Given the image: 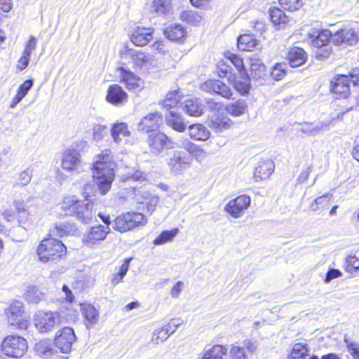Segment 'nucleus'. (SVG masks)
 I'll use <instances>...</instances> for the list:
<instances>
[{
    "mask_svg": "<svg viewBox=\"0 0 359 359\" xmlns=\"http://www.w3.org/2000/svg\"><path fill=\"white\" fill-rule=\"evenodd\" d=\"M154 29L151 27H137L135 29L131 36V41L137 46L147 45L153 39Z\"/></svg>",
    "mask_w": 359,
    "mask_h": 359,
    "instance_id": "4be33fe9",
    "label": "nucleus"
},
{
    "mask_svg": "<svg viewBox=\"0 0 359 359\" xmlns=\"http://www.w3.org/2000/svg\"><path fill=\"white\" fill-rule=\"evenodd\" d=\"M283 8L294 11L298 10L303 5L302 0H278Z\"/></svg>",
    "mask_w": 359,
    "mask_h": 359,
    "instance_id": "603ef678",
    "label": "nucleus"
},
{
    "mask_svg": "<svg viewBox=\"0 0 359 359\" xmlns=\"http://www.w3.org/2000/svg\"><path fill=\"white\" fill-rule=\"evenodd\" d=\"M147 144L152 154L158 155L165 148H172L173 142L164 133L154 132L147 137Z\"/></svg>",
    "mask_w": 359,
    "mask_h": 359,
    "instance_id": "9b49d317",
    "label": "nucleus"
},
{
    "mask_svg": "<svg viewBox=\"0 0 359 359\" xmlns=\"http://www.w3.org/2000/svg\"><path fill=\"white\" fill-rule=\"evenodd\" d=\"M182 110L190 116H200L203 112V105L196 99H189L182 104Z\"/></svg>",
    "mask_w": 359,
    "mask_h": 359,
    "instance_id": "cd10ccee",
    "label": "nucleus"
},
{
    "mask_svg": "<svg viewBox=\"0 0 359 359\" xmlns=\"http://www.w3.org/2000/svg\"><path fill=\"white\" fill-rule=\"evenodd\" d=\"M76 339L74 330L69 327H65L57 332L54 341L55 346L61 353H67L71 351Z\"/></svg>",
    "mask_w": 359,
    "mask_h": 359,
    "instance_id": "9d476101",
    "label": "nucleus"
},
{
    "mask_svg": "<svg viewBox=\"0 0 359 359\" xmlns=\"http://www.w3.org/2000/svg\"><path fill=\"white\" fill-rule=\"evenodd\" d=\"M257 41L254 36L250 34H243L238 39V48L241 50L251 51L258 45Z\"/></svg>",
    "mask_w": 359,
    "mask_h": 359,
    "instance_id": "c9c22d12",
    "label": "nucleus"
},
{
    "mask_svg": "<svg viewBox=\"0 0 359 359\" xmlns=\"http://www.w3.org/2000/svg\"><path fill=\"white\" fill-rule=\"evenodd\" d=\"M33 84L34 81L32 79L26 80L20 86L17 93L24 98L27 95L29 90L32 88Z\"/></svg>",
    "mask_w": 359,
    "mask_h": 359,
    "instance_id": "052dcab7",
    "label": "nucleus"
},
{
    "mask_svg": "<svg viewBox=\"0 0 359 359\" xmlns=\"http://www.w3.org/2000/svg\"><path fill=\"white\" fill-rule=\"evenodd\" d=\"M227 352V348L222 345H215L207 349L202 359H222Z\"/></svg>",
    "mask_w": 359,
    "mask_h": 359,
    "instance_id": "ea45409f",
    "label": "nucleus"
},
{
    "mask_svg": "<svg viewBox=\"0 0 359 359\" xmlns=\"http://www.w3.org/2000/svg\"><path fill=\"white\" fill-rule=\"evenodd\" d=\"M180 18L190 25H198L203 19V14L194 11H183Z\"/></svg>",
    "mask_w": 359,
    "mask_h": 359,
    "instance_id": "a19ab883",
    "label": "nucleus"
},
{
    "mask_svg": "<svg viewBox=\"0 0 359 359\" xmlns=\"http://www.w3.org/2000/svg\"><path fill=\"white\" fill-rule=\"evenodd\" d=\"M14 204L18 213L19 222L20 223H22L23 220H26L28 217L27 210L25 208V204L24 201H15Z\"/></svg>",
    "mask_w": 359,
    "mask_h": 359,
    "instance_id": "4d7b16f0",
    "label": "nucleus"
},
{
    "mask_svg": "<svg viewBox=\"0 0 359 359\" xmlns=\"http://www.w3.org/2000/svg\"><path fill=\"white\" fill-rule=\"evenodd\" d=\"M1 346L4 353L13 358L22 357L27 350V341L17 335L7 336L4 339Z\"/></svg>",
    "mask_w": 359,
    "mask_h": 359,
    "instance_id": "0eeeda50",
    "label": "nucleus"
},
{
    "mask_svg": "<svg viewBox=\"0 0 359 359\" xmlns=\"http://www.w3.org/2000/svg\"><path fill=\"white\" fill-rule=\"evenodd\" d=\"M251 199L246 195H241L228 202L224 210L233 218H240L250 205Z\"/></svg>",
    "mask_w": 359,
    "mask_h": 359,
    "instance_id": "f8f14e48",
    "label": "nucleus"
},
{
    "mask_svg": "<svg viewBox=\"0 0 359 359\" xmlns=\"http://www.w3.org/2000/svg\"><path fill=\"white\" fill-rule=\"evenodd\" d=\"M311 43L313 47L321 48L326 46L332 39L333 35L327 29H311L309 33Z\"/></svg>",
    "mask_w": 359,
    "mask_h": 359,
    "instance_id": "412c9836",
    "label": "nucleus"
},
{
    "mask_svg": "<svg viewBox=\"0 0 359 359\" xmlns=\"http://www.w3.org/2000/svg\"><path fill=\"white\" fill-rule=\"evenodd\" d=\"M359 40V32L353 28L341 29L336 32L332 36V42L340 46L344 43L354 45Z\"/></svg>",
    "mask_w": 359,
    "mask_h": 359,
    "instance_id": "dca6fc26",
    "label": "nucleus"
},
{
    "mask_svg": "<svg viewBox=\"0 0 359 359\" xmlns=\"http://www.w3.org/2000/svg\"><path fill=\"white\" fill-rule=\"evenodd\" d=\"M286 65L283 63L277 64L273 67L271 72V76L276 81L282 79L286 74Z\"/></svg>",
    "mask_w": 359,
    "mask_h": 359,
    "instance_id": "6e6d98bb",
    "label": "nucleus"
},
{
    "mask_svg": "<svg viewBox=\"0 0 359 359\" xmlns=\"http://www.w3.org/2000/svg\"><path fill=\"white\" fill-rule=\"evenodd\" d=\"M162 123V115L156 111L149 113L143 117L138 124V130L142 131H152L159 128Z\"/></svg>",
    "mask_w": 359,
    "mask_h": 359,
    "instance_id": "aec40b11",
    "label": "nucleus"
},
{
    "mask_svg": "<svg viewBox=\"0 0 359 359\" xmlns=\"http://www.w3.org/2000/svg\"><path fill=\"white\" fill-rule=\"evenodd\" d=\"M94 204L88 199L79 200L75 196H66L60 204L65 215L74 216L83 224L89 223L95 216Z\"/></svg>",
    "mask_w": 359,
    "mask_h": 359,
    "instance_id": "f03ea898",
    "label": "nucleus"
},
{
    "mask_svg": "<svg viewBox=\"0 0 359 359\" xmlns=\"http://www.w3.org/2000/svg\"><path fill=\"white\" fill-rule=\"evenodd\" d=\"M45 294L39 290V289L34 285H29L27 287L25 298L26 300L32 304H38L40 301L43 300Z\"/></svg>",
    "mask_w": 359,
    "mask_h": 359,
    "instance_id": "58836bf2",
    "label": "nucleus"
},
{
    "mask_svg": "<svg viewBox=\"0 0 359 359\" xmlns=\"http://www.w3.org/2000/svg\"><path fill=\"white\" fill-rule=\"evenodd\" d=\"M109 232L110 229L109 226H104L103 225L93 226L89 231L84 235L83 242L86 245L93 246L100 241L104 240Z\"/></svg>",
    "mask_w": 359,
    "mask_h": 359,
    "instance_id": "4468645a",
    "label": "nucleus"
},
{
    "mask_svg": "<svg viewBox=\"0 0 359 359\" xmlns=\"http://www.w3.org/2000/svg\"><path fill=\"white\" fill-rule=\"evenodd\" d=\"M67 248L63 243L54 238L43 240L37 248V254L41 262L46 263L55 262L66 255Z\"/></svg>",
    "mask_w": 359,
    "mask_h": 359,
    "instance_id": "7ed1b4c3",
    "label": "nucleus"
},
{
    "mask_svg": "<svg viewBox=\"0 0 359 359\" xmlns=\"http://www.w3.org/2000/svg\"><path fill=\"white\" fill-rule=\"evenodd\" d=\"M274 170L273 162L271 160L260 161L255 168L254 172V178L258 182L262 180L268 179Z\"/></svg>",
    "mask_w": 359,
    "mask_h": 359,
    "instance_id": "a878e982",
    "label": "nucleus"
},
{
    "mask_svg": "<svg viewBox=\"0 0 359 359\" xmlns=\"http://www.w3.org/2000/svg\"><path fill=\"white\" fill-rule=\"evenodd\" d=\"M309 349L307 344L304 343H297L294 344L291 351L290 359H305L308 355Z\"/></svg>",
    "mask_w": 359,
    "mask_h": 359,
    "instance_id": "a18cd8bd",
    "label": "nucleus"
},
{
    "mask_svg": "<svg viewBox=\"0 0 359 359\" xmlns=\"http://www.w3.org/2000/svg\"><path fill=\"white\" fill-rule=\"evenodd\" d=\"M116 163L112 151L104 149L94 158L93 177L102 195H105L111 189L115 177Z\"/></svg>",
    "mask_w": 359,
    "mask_h": 359,
    "instance_id": "f257e3e1",
    "label": "nucleus"
},
{
    "mask_svg": "<svg viewBox=\"0 0 359 359\" xmlns=\"http://www.w3.org/2000/svg\"><path fill=\"white\" fill-rule=\"evenodd\" d=\"M32 176L33 168L29 167L18 174V182L15 186L25 187L28 185L32 180Z\"/></svg>",
    "mask_w": 359,
    "mask_h": 359,
    "instance_id": "de8ad7c7",
    "label": "nucleus"
},
{
    "mask_svg": "<svg viewBox=\"0 0 359 359\" xmlns=\"http://www.w3.org/2000/svg\"><path fill=\"white\" fill-rule=\"evenodd\" d=\"M119 71L121 72V81L125 84L128 90L138 93L144 88V81L141 78L123 67H120Z\"/></svg>",
    "mask_w": 359,
    "mask_h": 359,
    "instance_id": "ddd939ff",
    "label": "nucleus"
},
{
    "mask_svg": "<svg viewBox=\"0 0 359 359\" xmlns=\"http://www.w3.org/2000/svg\"><path fill=\"white\" fill-rule=\"evenodd\" d=\"M141 197L142 200L137 198L138 202L141 204H144L147 212L151 215L159 202L158 197L147 191H143L141 194Z\"/></svg>",
    "mask_w": 359,
    "mask_h": 359,
    "instance_id": "f704fd0d",
    "label": "nucleus"
},
{
    "mask_svg": "<svg viewBox=\"0 0 359 359\" xmlns=\"http://www.w3.org/2000/svg\"><path fill=\"white\" fill-rule=\"evenodd\" d=\"M332 195L328 193L316 198L315 200L316 201V203H318L319 206L321 207V209L323 210L324 208L327 205L329 200L332 198Z\"/></svg>",
    "mask_w": 359,
    "mask_h": 359,
    "instance_id": "69168bd1",
    "label": "nucleus"
},
{
    "mask_svg": "<svg viewBox=\"0 0 359 359\" xmlns=\"http://www.w3.org/2000/svg\"><path fill=\"white\" fill-rule=\"evenodd\" d=\"M36 353L43 359H65L60 357L48 341H40L35 345Z\"/></svg>",
    "mask_w": 359,
    "mask_h": 359,
    "instance_id": "bb28decb",
    "label": "nucleus"
},
{
    "mask_svg": "<svg viewBox=\"0 0 359 359\" xmlns=\"http://www.w3.org/2000/svg\"><path fill=\"white\" fill-rule=\"evenodd\" d=\"M131 259V258L126 259L121 265L119 271L116 274L113 275L111 278V283L113 285H116L122 281V279L128 271L129 264Z\"/></svg>",
    "mask_w": 359,
    "mask_h": 359,
    "instance_id": "09e8293b",
    "label": "nucleus"
},
{
    "mask_svg": "<svg viewBox=\"0 0 359 359\" xmlns=\"http://www.w3.org/2000/svg\"><path fill=\"white\" fill-rule=\"evenodd\" d=\"M191 158L184 151L175 150L168 154V165L171 172L180 174L191 165Z\"/></svg>",
    "mask_w": 359,
    "mask_h": 359,
    "instance_id": "1a4fd4ad",
    "label": "nucleus"
},
{
    "mask_svg": "<svg viewBox=\"0 0 359 359\" xmlns=\"http://www.w3.org/2000/svg\"><path fill=\"white\" fill-rule=\"evenodd\" d=\"M107 135V127L97 124L93 128V138L94 140L100 141Z\"/></svg>",
    "mask_w": 359,
    "mask_h": 359,
    "instance_id": "5fc2aeb1",
    "label": "nucleus"
},
{
    "mask_svg": "<svg viewBox=\"0 0 359 359\" xmlns=\"http://www.w3.org/2000/svg\"><path fill=\"white\" fill-rule=\"evenodd\" d=\"M81 312L84 318V323L87 329H91L99 320V312L90 304H81Z\"/></svg>",
    "mask_w": 359,
    "mask_h": 359,
    "instance_id": "5701e85b",
    "label": "nucleus"
},
{
    "mask_svg": "<svg viewBox=\"0 0 359 359\" xmlns=\"http://www.w3.org/2000/svg\"><path fill=\"white\" fill-rule=\"evenodd\" d=\"M250 76L257 81L263 79L266 76V67L259 59H251Z\"/></svg>",
    "mask_w": 359,
    "mask_h": 359,
    "instance_id": "473e14b6",
    "label": "nucleus"
},
{
    "mask_svg": "<svg viewBox=\"0 0 359 359\" xmlns=\"http://www.w3.org/2000/svg\"><path fill=\"white\" fill-rule=\"evenodd\" d=\"M208 125L213 132L221 133L230 129L233 121L227 116L217 113L209 117Z\"/></svg>",
    "mask_w": 359,
    "mask_h": 359,
    "instance_id": "f3484780",
    "label": "nucleus"
},
{
    "mask_svg": "<svg viewBox=\"0 0 359 359\" xmlns=\"http://www.w3.org/2000/svg\"><path fill=\"white\" fill-rule=\"evenodd\" d=\"M55 235L60 237L74 235L77 232V228L74 223L69 222H58L53 230Z\"/></svg>",
    "mask_w": 359,
    "mask_h": 359,
    "instance_id": "2f4dec72",
    "label": "nucleus"
},
{
    "mask_svg": "<svg viewBox=\"0 0 359 359\" xmlns=\"http://www.w3.org/2000/svg\"><path fill=\"white\" fill-rule=\"evenodd\" d=\"M34 325L41 333H47L61 324L62 316L60 311H38L34 318Z\"/></svg>",
    "mask_w": 359,
    "mask_h": 359,
    "instance_id": "20e7f679",
    "label": "nucleus"
},
{
    "mask_svg": "<svg viewBox=\"0 0 359 359\" xmlns=\"http://www.w3.org/2000/svg\"><path fill=\"white\" fill-rule=\"evenodd\" d=\"M106 100L114 106L123 105L128 100V94L121 86L113 84L108 88Z\"/></svg>",
    "mask_w": 359,
    "mask_h": 359,
    "instance_id": "6ab92c4d",
    "label": "nucleus"
},
{
    "mask_svg": "<svg viewBox=\"0 0 359 359\" xmlns=\"http://www.w3.org/2000/svg\"><path fill=\"white\" fill-rule=\"evenodd\" d=\"M123 54L132 60L134 65L142 67L147 65H151L154 62L152 55L146 53L142 50H133L126 47Z\"/></svg>",
    "mask_w": 359,
    "mask_h": 359,
    "instance_id": "a211bd4d",
    "label": "nucleus"
},
{
    "mask_svg": "<svg viewBox=\"0 0 359 359\" xmlns=\"http://www.w3.org/2000/svg\"><path fill=\"white\" fill-rule=\"evenodd\" d=\"M172 334V330H169L168 329H165L164 327H162L160 329H156L152 335V341L158 344L161 342L166 340L170 334Z\"/></svg>",
    "mask_w": 359,
    "mask_h": 359,
    "instance_id": "8fccbe9b",
    "label": "nucleus"
},
{
    "mask_svg": "<svg viewBox=\"0 0 359 359\" xmlns=\"http://www.w3.org/2000/svg\"><path fill=\"white\" fill-rule=\"evenodd\" d=\"M165 121L168 126L177 132L183 133L186 130L187 124L182 116L175 110H170L165 114Z\"/></svg>",
    "mask_w": 359,
    "mask_h": 359,
    "instance_id": "b1692460",
    "label": "nucleus"
},
{
    "mask_svg": "<svg viewBox=\"0 0 359 359\" xmlns=\"http://www.w3.org/2000/svg\"><path fill=\"white\" fill-rule=\"evenodd\" d=\"M61 167L63 170L72 175L79 173L82 167L79 151L72 147L66 149L62 154Z\"/></svg>",
    "mask_w": 359,
    "mask_h": 359,
    "instance_id": "6e6552de",
    "label": "nucleus"
},
{
    "mask_svg": "<svg viewBox=\"0 0 359 359\" xmlns=\"http://www.w3.org/2000/svg\"><path fill=\"white\" fill-rule=\"evenodd\" d=\"M349 79L347 75H339L332 81V91L341 97H347L349 94Z\"/></svg>",
    "mask_w": 359,
    "mask_h": 359,
    "instance_id": "393cba45",
    "label": "nucleus"
},
{
    "mask_svg": "<svg viewBox=\"0 0 359 359\" xmlns=\"http://www.w3.org/2000/svg\"><path fill=\"white\" fill-rule=\"evenodd\" d=\"M226 57L227 60H229L232 65H233V66L240 73L244 72V73L245 74L243 60L241 57L236 54L228 53L226 54Z\"/></svg>",
    "mask_w": 359,
    "mask_h": 359,
    "instance_id": "3c124183",
    "label": "nucleus"
},
{
    "mask_svg": "<svg viewBox=\"0 0 359 359\" xmlns=\"http://www.w3.org/2000/svg\"><path fill=\"white\" fill-rule=\"evenodd\" d=\"M231 359H246L243 348L233 346L231 349Z\"/></svg>",
    "mask_w": 359,
    "mask_h": 359,
    "instance_id": "e2e57ef3",
    "label": "nucleus"
},
{
    "mask_svg": "<svg viewBox=\"0 0 359 359\" xmlns=\"http://www.w3.org/2000/svg\"><path fill=\"white\" fill-rule=\"evenodd\" d=\"M344 342L346 343V347L351 355L354 358V359H357L355 355L359 352V344L355 341H350L347 339L346 336L344 337Z\"/></svg>",
    "mask_w": 359,
    "mask_h": 359,
    "instance_id": "680f3d73",
    "label": "nucleus"
},
{
    "mask_svg": "<svg viewBox=\"0 0 359 359\" xmlns=\"http://www.w3.org/2000/svg\"><path fill=\"white\" fill-rule=\"evenodd\" d=\"M189 135L197 141H205L210 135L209 130L202 124H192L189 126Z\"/></svg>",
    "mask_w": 359,
    "mask_h": 359,
    "instance_id": "7c9ffc66",
    "label": "nucleus"
},
{
    "mask_svg": "<svg viewBox=\"0 0 359 359\" xmlns=\"http://www.w3.org/2000/svg\"><path fill=\"white\" fill-rule=\"evenodd\" d=\"M111 135L116 143H120L123 138L130 136V133L128 126L123 122L114 123L111 128Z\"/></svg>",
    "mask_w": 359,
    "mask_h": 359,
    "instance_id": "c756f323",
    "label": "nucleus"
},
{
    "mask_svg": "<svg viewBox=\"0 0 359 359\" xmlns=\"http://www.w3.org/2000/svg\"><path fill=\"white\" fill-rule=\"evenodd\" d=\"M181 100L178 90H174L167 93L165 100L161 102V104L163 108L170 109L177 107Z\"/></svg>",
    "mask_w": 359,
    "mask_h": 359,
    "instance_id": "e433bc0d",
    "label": "nucleus"
},
{
    "mask_svg": "<svg viewBox=\"0 0 359 359\" xmlns=\"http://www.w3.org/2000/svg\"><path fill=\"white\" fill-rule=\"evenodd\" d=\"M342 273L341 272L338 270V269H330L327 273H326V276H325V282L326 283H330L332 280L334 279V278H339L340 276H341Z\"/></svg>",
    "mask_w": 359,
    "mask_h": 359,
    "instance_id": "0e129e2a",
    "label": "nucleus"
},
{
    "mask_svg": "<svg viewBox=\"0 0 359 359\" xmlns=\"http://www.w3.org/2000/svg\"><path fill=\"white\" fill-rule=\"evenodd\" d=\"M346 271L353 273L359 271V258L355 256H349L346 259Z\"/></svg>",
    "mask_w": 359,
    "mask_h": 359,
    "instance_id": "13d9d810",
    "label": "nucleus"
},
{
    "mask_svg": "<svg viewBox=\"0 0 359 359\" xmlns=\"http://www.w3.org/2000/svg\"><path fill=\"white\" fill-rule=\"evenodd\" d=\"M205 104L207 108L210 111H217L219 110L221 107V104L215 101L213 99L208 98L205 99Z\"/></svg>",
    "mask_w": 359,
    "mask_h": 359,
    "instance_id": "774afa93",
    "label": "nucleus"
},
{
    "mask_svg": "<svg viewBox=\"0 0 359 359\" xmlns=\"http://www.w3.org/2000/svg\"><path fill=\"white\" fill-rule=\"evenodd\" d=\"M247 104L244 100H238L236 102L229 104L226 111L234 116H239L245 114L247 110Z\"/></svg>",
    "mask_w": 359,
    "mask_h": 359,
    "instance_id": "4c0bfd02",
    "label": "nucleus"
},
{
    "mask_svg": "<svg viewBox=\"0 0 359 359\" xmlns=\"http://www.w3.org/2000/svg\"><path fill=\"white\" fill-rule=\"evenodd\" d=\"M36 46V39L34 36H31L29 37V41L27 42L25 45V50L22 53V55L30 57L32 53L35 50Z\"/></svg>",
    "mask_w": 359,
    "mask_h": 359,
    "instance_id": "bf43d9fd",
    "label": "nucleus"
},
{
    "mask_svg": "<svg viewBox=\"0 0 359 359\" xmlns=\"http://www.w3.org/2000/svg\"><path fill=\"white\" fill-rule=\"evenodd\" d=\"M270 17L272 22L275 25H284L287 24L289 20L288 17L285 15V12L281 9L274 7L270 11Z\"/></svg>",
    "mask_w": 359,
    "mask_h": 359,
    "instance_id": "37998d69",
    "label": "nucleus"
},
{
    "mask_svg": "<svg viewBox=\"0 0 359 359\" xmlns=\"http://www.w3.org/2000/svg\"><path fill=\"white\" fill-rule=\"evenodd\" d=\"M165 36L171 41H180L185 37L187 32L180 25L173 24L164 30Z\"/></svg>",
    "mask_w": 359,
    "mask_h": 359,
    "instance_id": "72a5a7b5",
    "label": "nucleus"
},
{
    "mask_svg": "<svg viewBox=\"0 0 359 359\" xmlns=\"http://www.w3.org/2000/svg\"><path fill=\"white\" fill-rule=\"evenodd\" d=\"M179 230L177 228L173 229L170 231H163L153 241L154 245H161L168 242L172 241L178 233Z\"/></svg>",
    "mask_w": 359,
    "mask_h": 359,
    "instance_id": "79ce46f5",
    "label": "nucleus"
},
{
    "mask_svg": "<svg viewBox=\"0 0 359 359\" xmlns=\"http://www.w3.org/2000/svg\"><path fill=\"white\" fill-rule=\"evenodd\" d=\"M232 85L233 88L242 95H248L251 87L248 76L241 79H234L232 82Z\"/></svg>",
    "mask_w": 359,
    "mask_h": 359,
    "instance_id": "c03bdc74",
    "label": "nucleus"
},
{
    "mask_svg": "<svg viewBox=\"0 0 359 359\" xmlns=\"http://www.w3.org/2000/svg\"><path fill=\"white\" fill-rule=\"evenodd\" d=\"M301 125L302 128H300V131L309 136H315L319 134L323 128L322 125H317L314 126L308 123H304Z\"/></svg>",
    "mask_w": 359,
    "mask_h": 359,
    "instance_id": "864d4df0",
    "label": "nucleus"
},
{
    "mask_svg": "<svg viewBox=\"0 0 359 359\" xmlns=\"http://www.w3.org/2000/svg\"><path fill=\"white\" fill-rule=\"evenodd\" d=\"M8 323L20 330L27 329L29 317L25 314L23 304L20 301L12 303L6 311Z\"/></svg>",
    "mask_w": 359,
    "mask_h": 359,
    "instance_id": "423d86ee",
    "label": "nucleus"
},
{
    "mask_svg": "<svg viewBox=\"0 0 359 359\" xmlns=\"http://www.w3.org/2000/svg\"><path fill=\"white\" fill-rule=\"evenodd\" d=\"M172 0H153L152 9L158 15L165 14L169 11Z\"/></svg>",
    "mask_w": 359,
    "mask_h": 359,
    "instance_id": "49530a36",
    "label": "nucleus"
},
{
    "mask_svg": "<svg viewBox=\"0 0 359 359\" xmlns=\"http://www.w3.org/2000/svg\"><path fill=\"white\" fill-rule=\"evenodd\" d=\"M203 91L217 94L226 99H231L232 91L229 86L219 80H208L201 85Z\"/></svg>",
    "mask_w": 359,
    "mask_h": 359,
    "instance_id": "2eb2a0df",
    "label": "nucleus"
},
{
    "mask_svg": "<svg viewBox=\"0 0 359 359\" xmlns=\"http://www.w3.org/2000/svg\"><path fill=\"white\" fill-rule=\"evenodd\" d=\"M347 76L349 82H352L353 85H359V68H353Z\"/></svg>",
    "mask_w": 359,
    "mask_h": 359,
    "instance_id": "338daca9",
    "label": "nucleus"
},
{
    "mask_svg": "<svg viewBox=\"0 0 359 359\" xmlns=\"http://www.w3.org/2000/svg\"><path fill=\"white\" fill-rule=\"evenodd\" d=\"M306 53L301 48L293 47L287 54V60L292 67H297L303 65L306 60Z\"/></svg>",
    "mask_w": 359,
    "mask_h": 359,
    "instance_id": "c85d7f7f",
    "label": "nucleus"
},
{
    "mask_svg": "<svg viewBox=\"0 0 359 359\" xmlns=\"http://www.w3.org/2000/svg\"><path fill=\"white\" fill-rule=\"evenodd\" d=\"M147 220L144 215L140 212H126L118 216L114 223V229L120 232H126L132 229L143 226Z\"/></svg>",
    "mask_w": 359,
    "mask_h": 359,
    "instance_id": "39448f33",
    "label": "nucleus"
}]
</instances>
